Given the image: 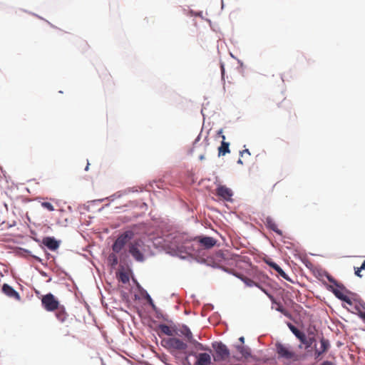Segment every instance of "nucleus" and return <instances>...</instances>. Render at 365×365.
<instances>
[{"label":"nucleus","mask_w":365,"mask_h":365,"mask_svg":"<svg viewBox=\"0 0 365 365\" xmlns=\"http://www.w3.org/2000/svg\"><path fill=\"white\" fill-rule=\"evenodd\" d=\"M275 347L278 359H283L289 361H297L299 360V356L293 351L289 346L280 342H277Z\"/></svg>","instance_id":"1"},{"label":"nucleus","mask_w":365,"mask_h":365,"mask_svg":"<svg viewBox=\"0 0 365 365\" xmlns=\"http://www.w3.org/2000/svg\"><path fill=\"white\" fill-rule=\"evenodd\" d=\"M143 247L144 242L140 239L131 242L128 245L129 253L138 262L144 261V255L143 253Z\"/></svg>","instance_id":"2"},{"label":"nucleus","mask_w":365,"mask_h":365,"mask_svg":"<svg viewBox=\"0 0 365 365\" xmlns=\"http://www.w3.org/2000/svg\"><path fill=\"white\" fill-rule=\"evenodd\" d=\"M133 237L134 232L132 230H127L120 235L112 246L113 251L119 253Z\"/></svg>","instance_id":"3"},{"label":"nucleus","mask_w":365,"mask_h":365,"mask_svg":"<svg viewBox=\"0 0 365 365\" xmlns=\"http://www.w3.org/2000/svg\"><path fill=\"white\" fill-rule=\"evenodd\" d=\"M41 304L48 312H53L60 305L58 300L51 293L43 295L41 298Z\"/></svg>","instance_id":"4"},{"label":"nucleus","mask_w":365,"mask_h":365,"mask_svg":"<svg viewBox=\"0 0 365 365\" xmlns=\"http://www.w3.org/2000/svg\"><path fill=\"white\" fill-rule=\"evenodd\" d=\"M215 355L214 356V360L215 361H224L230 356V350L224 344L218 343L215 346Z\"/></svg>","instance_id":"5"},{"label":"nucleus","mask_w":365,"mask_h":365,"mask_svg":"<svg viewBox=\"0 0 365 365\" xmlns=\"http://www.w3.org/2000/svg\"><path fill=\"white\" fill-rule=\"evenodd\" d=\"M162 343L164 346L176 350L182 351L186 349L187 347V345L182 340L175 337L164 339L162 341Z\"/></svg>","instance_id":"6"},{"label":"nucleus","mask_w":365,"mask_h":365,"mask_svg":"<svg viewBox=\"0 0 365 365\" xmlns=\"http://www.w3.org/2000/svg\"><path fill=\"white\" fill-rule=\"evenodd\" d=\"M1 292L8 297L16 301L21 300V296L12 287L8 284H4L1 287Z\"/></svg>","instance_id":"7"},{"label":"nucleus","mask_w":365,"mask_h":365,"mask_svg":"<svg viewBox=\"0 0 365 365\" xmlns=\"http://www.w3.org/2000/svg\"><path fill=\"white\" fill-rule=\"evenodd\" d=\"M217 195L225 200H231L232 191L225 185H220L217 188Z\"/></svg>","instance_id":"8"},{"label":"nucleus","mask_w":365,"mask_h":365,"mask_svg":"<svg viewBox=\"0 0 365 365\" xmlns=\"http://www.w3.org/2000/svg\"><path fill=\"white\" fill-rule=\"evenodd\" d=\"M193 355V354H192ZM196 357V365H210L211 364V356L209 353H201L194 354Z\"/></svg>","instance_id":"9"},{"label":"nucleus","mask_w":365,"mask_h":365,"mask_svg":"<svg viewBox=\"0 0 365 365\" xmlns=\"http://www.w3.org/2000/svg\"><path fill=\"white\" fill-rule=\"evenodd\" d=\"M196 239L206 249L212 248L217 242L216 240L212 237H198Z\"/></svg>","instance_id":"10"},{"label":"nucleus","mask_w":365,"mask_h":365,"mask_svg":"<svg viewBox=\"0 0 365 365\" xmlns=\"http://www.w3.org/2000/svg\"><path fill=\"white\" fill-rule=\"evenodd\" d=\"M42 243L50 250L54 251L59 247V242L54 237H46L43 239Z\"/></svg>","instance_id":"11"},{"label":"nucleus","mask_w":365,"mask_h":365,"mask_svg":"<svg viewBox=\"0 0 365 365\" xmlns=\"http://www.w3.org/2000/svg\"><path fill=\"white\" fill-rule=\"evenodd\" d=\"M264 223L268 229L274 231L275 233L280 236L282 235V231L278 228L277 225L272 217H267L265 218Z\"/></svg>","instance_id":"12"},{"label":"nucleus","mask_w":365,"mask_h":365,"mask_svg":"<svg viewBox=\"0 0 365 365\" xmlns=\"http://www.w3.org/2000/svg\"><path fill=\"white\" fill-rule=\"evenodd\" d=\"M338 287L339 288H332L331 289L332 292L334 294V295L338 299L346 302L349 305H351L352 302H351V299L344 293V292L342 291V289H341V287L339 286H338Z\"/></svg>","instance_id":"13"},{"label":"nucleus","mask_w":365,"mask_h":365,"mask_svg":"<svg viewBox=\"0 0 365 365\" xmlns=\"http://www.w3.org/2000/svg\"><path fill=\"white\" fill-rule=\"evenodd\" d=\"M320 343H321V349H316L315 351H314V355H315L316 359L319 358L320 356L323 353L326 352L329 349V346H330L329 341L327 339H325L324 338L321 339Z\"/></svg>","instance_id":"14"},{"label":"nucleus","mask_w":365,"mask_h":365,"mask_svg":"<svg viewBox=\"0 0 365 365\" xmlns=\"http://www.w3.org/2000/svg\"><path fill=\"white\" fill-rule=\"evenodd\" d=\"M241 279V280L247 286V287H253V286H255V287H257L258 288H259L261 290H262L266 294H267L270 298L272 299V297L269 294H268V293L266 292V290L264 289H263L259 283L253 281L252 279L247 277H240Z\"/></svg>","instance_id":"15"},{"label":"nucleus","mask_w":365,"mask_h":365,"mask_svg":"<svg viewBox=\"0 0 365 365\" xmlns=\"http://www.w3.org/2000/svg\"><path fill=\"white\" fill-rule=\"evenodd\" d=\"M222 141L221 145L218 148V155L224 156L227 153H230V150L229 148L230 143L225 141V136L222 135Z\"/></svg>","instance_id":"16"},{"label":"nucleus","mask_w":365,"mask_h":365,"mask_svg":"<svg viewBox=\"0 0 365 365\" xmlns=\"http://www.w3.org/2000/svg\"><path fill=\"white\" fill-rule=\"evenodd\" d=\"M55 311H56V318L61 322H65L68 317V314L66 313L64 307L59 305L58 308L56 309Z\"/></svg>","instance_id":"17"},{"label":"nucleus","mask_w":365,"mask_h":365,"mask_svg":"<svg viewBox=\"0 0 365 365\" xmlns=\"http://www.w3.org/2000/svg\"><path fill=\"white\" fill-rule=\"evenodd\" d=\"M267 264L272 267L273 268L276 272H277V273L282 277L284 278V279L286 280H288V281H290V279L289 278V277L287 276V274L283 271V269L277 264H276L275 262H267Z\"/></svg>","instance_id":"18"},{"label":"nucleus","mask_w":365,"mask_h":365,"mask_svg":"<svg viewBox=\"0 0 365 365\" xmlns=\"http://www.w3.org/2000/svg\"><path fill=\"white\" fill-rule=\"evenodd\" d=\"M180 332L185 337V339L187 340V341H189L190 343L191 341H192V340L194 339L192 338V334L187 327H186V326L183 327L180 329Z\"/></svg>","instance_id":"19"},{"label":"nucleus","mask_w":365,"mask_h":365,"mask_svg":"<svg viewBox=\"0 0 365 365\" xmlns=\"http://www.w3.org/2000/svg\"><path fill=\"white\" fill-rule=\"evenodd\" d=\"M236 348L243 357L247 359L250 356V350L248 347L242 345H238Z\"/></svg>","instance_id":"20"},{"label":"nucleus","mask_w":365,"mask_h":365,"mask_svg":"<svg viewBox=\"0 0 365 365\" xmlns=\"http://www.w3.org/2000/svg\"><path fill=\"white\" fill-rule=\"evenodd\" d=\"M190 343L193 345L194 348L197 351H209L210 352H211V349L208 346H204L203 344L199 343L195 339H193L192 341H191Z\"/></svg>","instance_id":"21"},{"label":"nucleus","mask_w":365,"mask_h":365,"mask_svg":"<svg viewBox=\"0 0 365 365\" xmlns=\"http://www.w3.org/2000/svg\"><path fill=\"white\" fill-rule=\"evenodd\" d=\"M158 329L162 333L168 336H172L173 334V331L172 330V329L166 324H160Z\"/></svg>","instance_id":"22"},{"label":"nucleus","mask_w":365,"mask_h":365,"mask_svg":"<svg viewBox=\"0 0 365 365\" xmlns=\"http://www.w3.org/2000/svg\"><path fill=\"white\" fill-rule=\"evenodd\" d=\"M290 329L294 334V335L300 340V341H304V337L305 334L300 331H299L293 325L289 326Z\"/></svg>","instance_id":"23"},{"label":"nucleus","mask_w":365,"mask_h":365,"mask_svg":"<svg viewBox=\"0 0 365 365\" xmlns=\"http://www.w3.org/2000/svg\"><path fill=\"white\" fill-rule=\"evenodd\" d=\"M315 341V339L314 336H309L308 338L306 337V336L304 337V341H301L302 344H304L307 348L310 347L312 344Z\"/></svg>","instance_id":"24"},{"label":"nucleus","mask_w":365,"mask_h":365,"mask_svg":"<svg viewBox=\"0 0 365 365\" xmlns=\"http://www.w3.org/2000/svg\"><path fill=\"white\" fill-rule=\"evenodd\" d=\"M108 260L112 267L116 266L118 262V257L114 253H111L109 255Z\"/></svg>","instance_id":"25"},{"label":"nucleus","mask_w":365,"mask_h":365,"mask_svg":"<svg viewBox=\"0 0 365 365\" xmlns=\"http://www.w3.org/2000/svg\"><path fill=\"white\" fill-rule=\"evenodd\" d=\"M277 305L276 307L277 311L281 312L282 314H284L287 317L290 318V317H291L290 313L286 309H284L282 304H280L279 303H277Z\"/></svg>","instance_id":"26"},{"label":"nucleus","mask_w":365,"mask_h":365,"mask_svg":"<svg viewBox=\"0 0 365 365\" xmlns=\"http://www.w3.org/2000/svg\"><path fill=\"white\" fill-rule=\"evenodd\" d=\"M41 206L48 210V211H53L55 209H54V207L53 206V205L48 202H41Z\"/></svg>","instance_id":"27"},{"label":"nucleus","mask_w":365,"mask_h":365,"mask_svg":"<svg viewBox=\"0 0 365 365\" xmlns=\"http://www.w3.org/2000/svg\"><path fill=\"white\" fill-rule=\"evenodd\" d=\"M356 310L358 311V314L361 319L365 322V312L361 311L358 307H356Z\"/></svg>","instance_id":"28"},{"label":"nucleus","mask_w":365,"mask_h":365,"mask_svg":"<svg viewBox=\"0 0 365 365\" xmlns=\"http://www.w3.org/2000/svg\"><path fill=\"white\" fill-rule=\"evenodd\" d=\"M354 269H355V274L359 277H361L362 275L361 274V272L362 269H361V267L355 268Z\"/></svg>","instance_id":"29"},{"label":"nucleus","mask_w":365,"mask_h":365,"mask_svg":"<svg viewBox=\"0 0 365 365\" xmlns=\"http://www.w3.org/2000/svg\"><path fill=\"white\" fill-rule=\"evenodd\" d=\"M327 279L330 282L334 283L335 285L338 286L336 281L332 277L328 276Z\"/></svg>","instance_id":"30"},{"label":"nucleus","mask_w":365,"mask_h":365,"mask_svg":"<svg viewBox=\"0 0 365 365\" xmlns=\"http://www.w3.org/2000/svg\"><path fill=\"white\" fill-rule=\"evenodd\" d=\"M245 154H247L248 155H250V153L248 149L243 150L242 151H240V155L242 157Z\"/></svg>","instance_id":"31"},{"label":"nucleus","mask_w":365,"mask_h":365,"mask_svg":"<svg viewBox=\"0 0 365 365\" xmlns=\"http://www.w3.org/2000/svg\"><path fill=\"white\" fill-rule=\"evenodd\" d=\"M321 365H333V364L331 361H324Z\"/></svg>","instance_id":"32"},{"label":"nucleus","mask_w":365,"mask_h":365,"mask_svg":"<svg viewBox=\"0 0 365 365\" xmlns=\"http://www.w3.org/2000/svg\"><path fill=\"white\" fill-rule=\"evenodd\" d=\"M148 300L150 304L153 305V300L149 295H148Z\"/></svg>","instance_id":"33"},{"label":"nucleus","mask_w":365,"mask_h":365,"mask_svg":"<svg viewBox=\"0 0 365 365\" xmlns=\"http://www.w3.org/2000/svg\"><path fill=\"white\" fill-rule=\"evenodd\" d=\"M102 74L105 75L106 76H108L109 75L106 73V71L105 69H103Z\"/></svg>","instance_id":"34"},{"label":"nucleus","mask_w":365,"mask_h":365,"mask_svg":"<svg viewBox=\"0 0 365 365\" xmlns=\"http://www.w3.org/2000/svg\"><path fill=\"white\" fill-rule=\"evenodd\" d=\"M361 269L363 270V269H365V261L361 264Z\"/></svg>","instance_id":"35"},{"label":"nucleus","mask_w":365,"mask_h":365,"mask_svg":"<svg viewBox=\"0 0 365 365\" xmlns=\"http://www.w3.org/2000/svg\"><path fill=\"white\" fill-rule=\"evenodd\" d=\"M239 340L242 342V343H244V341H245V338L243 336H241Z\"/></svg>","instance_id":"36"},{"label":"nucleus","mask_w":365,"mask_h":365,"mask_svg":"<svg viewBox=\"0 0 365 365\" xmlns=\"http://www.w3.org/2000/svg\"><path fill=\"white\" fill-rule=\"evenodd\" d=\"M199 158H200V160H202L205 158V157H204V155H201L199 157Z\"/></svg>","instance_id":"37"},{"label":"nucleus","mask_w":365,"mask_h":365,"mask_svg":"<svg viewBox=\"0 0 365 365\" xmlns=\"http://www.w3.org/2000/svg\"><path fill=\"white\" fill-rule=\"evenodd\" d=\"M221 68H222V76H224V67H223V66H222Z\"/></svg>","instance_id":"38"},{"label":"nucleus","mask_w":365,"mask_h":365,"mask_svg":"<svg viewBox=\"0 0 365 365\" xmlns=\"http://www.w3.org/2000/svg\"><path fill=\"white\" fill-rule=\"evenodd\" d=\"M88 167H89V163L87 164L86 168H85V170H88Z\"/></svg>","instance_id":"39"},{"label":"nucleus","mask_w":365,"mask_h":365,"mask_svg":"<svg viewBox=\"0 0 365 365\" xmlns=\"http://www.w3.org/2000/svg\"><path fill=\"white\" fill-rule=\"evenodd\" d=\"M237 163H238L239 164H242V163H243L241 159H239V160H238V161H237Z\"/></svg>","instance_id":"40"}]
</instances>
